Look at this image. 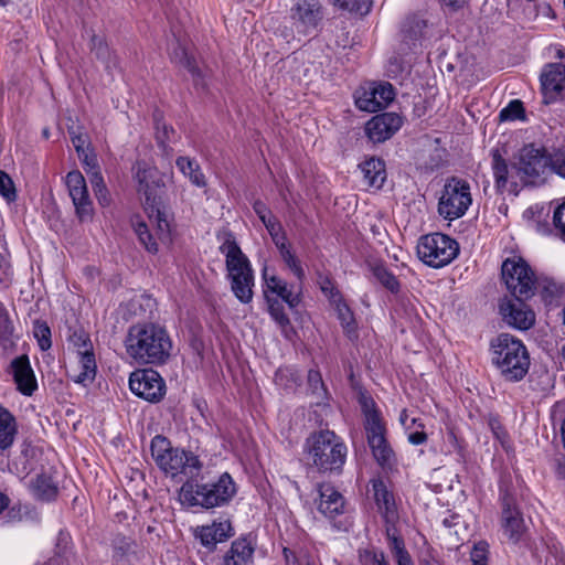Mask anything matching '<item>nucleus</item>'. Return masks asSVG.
I'll use <instances>...</instances> for the list:
<instances>
[{"mask_svg":"<svg viewBox=\"0 0 565 565\" xmlns=\"http://www.w3.org/2000/svg\"><path fill=\"white\" fill-rule=\"evenodd\" d=\"M472 204L470 183L459 177L446 179L438 199L437 212L446 221L462 217Z\"/></svg>","mask_w":565,"mask_h":565,"instance_id":"f8f14e48","label":"nucleus"},{"mask_svg":"<svg viewBox=\"0 0 565 565\" xmlns=\"http://www.w3.org/2000/svg\"><path fill=\"white\" fill-rule=\"evenodd\" d=\"M270 238L275 244L276 248L278 249V252H281L287 247L291 246V244L288 242L285 230H281L278 233H271Z\"/></svg>","mask_w":565,"mask_h":565,"instance_id":"680f3d73","label":"nucleus"},{"mask_svg":"<svg viewBox=\"0 0 565 565\" xmlns=\"http://www.w3.org/2000/svg\"><path fill=\"white\" fill-rule=\"evenodd\" d=\"M77 355L79 372L73 377V381L77 384L83 385L92 383L95 380L97 372L94 349L89 351L85 349V351H83L82 353H77Z\"/></svg>","mask_w":565,"mask_h":565,"instance_id":"473e14b6","label":"nucleus"},{"mask_svg":"<svg viewBox=\"0 0 565 565\" xmlns=\"http://www.w3.org/2000/svg\"><path fill=\"white\" fill-rule=\"evenodd\" d=\"M256 543L250 534H244L231 543L228 551L224 554L223 565H253Z\"/></svg>","mask_w":565,"mask_h":565,"instance_id":"393cba45","label":"nucleus"},{"mask_svg":"<svg viewBox=\"0 0 565 565\" xmlns=\"http://www.w3.org/2000/svg\"><path fill=\"white\" fill-rule=\"evenodd\" d=\"M317 281L321 292L328 298L330 305L339 301L343 297L330 274L319 273L317 276Z\"/></svg>","mask_w":565,"mask_h":565,"instance_id":"c03bdc74","label":"nucleus"},{"mask_svg":"<svg viewBox=\"0 0 565 565\" xmlns=\"http://www.w3.org/2000/svg\"><path fill=\"white\" fill-rule=\"evenodd\" d=\"M235 530L230 518L221 515L210 524L199 525L193 535L209 552H214L217 544L224 543L234 536Z\"/></svg>","mask_w":565,"mask_h":565,"instance_id":"a211bd4d","label":"nucleus"},{"mask_svg":"<svg viewBox=\"0 0 565 565\" xmlns=\"http://www.w3.org/2000/svg\"><path fill=\"white\" fill-rule=\"evenodd\" d=\"M65 183L67 190L71 191L76 188H81L82 184H85V178L79 170H72L66 174Z\"/></svg>","mask_w":565,"mask_h":565,"instance_id":"052dcab7","label":"nucleus"},{"mask_svg":"<svg viewBox=\"0 0 565 565\" xmlns=\"http://www.w3.org/2000/svg\"><path fill=\"white\" fill-rule=\"evenodd\" d=\"M177 168L189 178L190 182L198 188H205L207 181L200 164L195 159L185 156H180L175 160Z\"/></svg>","mask_w":565,"mask_h":565,"instance_id":"72a5a7b5","label":"nucleus"},{"mask_svg":"<svg viewBox=\"0 0 565 565\" xmlns=\"http://www.w3.org/2000/svg\"><path fill=\"white\" fill-rule=\"evenodd\" d=\"M364 182L373 189L380 190L387 177L385 161L377 157H370L359 164Z\"/></svg>","mask_w":565,"mask_h":565,"instance_id":"c85d7f7f","label":"nucleus"},{"mask_svg":"<svg viewBox=\"0 0 565 565\" xmlns=\"http://www.w3.org/2000/svg\"><path fill=\"white\" fill-rule=\"evenodd\" d=\"M34 495L42 501H53L58 494V487L53 477L46 473L38 475L33 483Z\"/></svg>","mask_w":565,"mask_h":565,"instance_id":"e433bc0d","label":"nucleus"},{"mask_svg":"<svg viewBox=\"0 0 565 565\" xmlns=\"http://www.w3.org/2000/svg\"><path fill=\"white\" fill-rule=\"evenodd\" d=\"M32 333L41 351L45 352L52 348V331L45 320L35 319Z\"/></svg>","mask_w":565,"mask_h":565,"instance_id":"37998d69","label":"nucleus"},{"mask_svg":"<svg viewBox=\"0 0 565 565\" xmlns=\"http://www.w3.org/2000/svg\"><path fill=\"white\" fill-rule=\"evenodd\" d=\"M335 4L351 13L367 14L372 9V0H334Z\"/></svg>","mask_w":565,"mask_h":565,"instance_id":"09e8293b","label":"nucleus"},{"mask_svg":"<svg viewBox=\"0 0 565 565\" xmlns=\"http://www.w3.org/2000/svg\"><path fill=\"white\" fill-rule=\"evenodd\" d=\"M11 276L10 265L0 262V285H8L11 281Z\"/></svg>","mask_w":565,"mask_h":565,"instance_id":"69168bd1","label":"nucleus"},{"mask_svg":"<svg viewBox=\"0 0 565 565\" xmlns=\"http://www.w3.org/2000/svg\"><path fill=\"white\" fill-rule=\"evenodd\" d=\"M89 47L97 60L107 63V65L109 64L113 52L105 36L93 34L90 38Z\"/></svg>","mask_w":565,"mask_h":565,"instance_id":"de8ad7c7","label":"nucleus"},{"mask_svg":"<svg viewBox=\"0 0 565 565\" xmlns=\"http://www.w3.org/2000/svg\"><path fill=\"white\" fill-rule=\"evenodd\" d=\"M111 565H132L139 559L140 546L131 536L117 534L110 543Z\"/></svg>","mask_w":565,"mask_h":565,"instance_id":"b1692460","label":"nucleus"},{"mask_svg":"<svg viewBox=\"0 0 565 565\" xmlns=\"http://www.w3.org/2000/svg\"><path fill=\"white\" fill-rule=\"evenodd\" d=\"M67 342L76 353H82L85 349H87V351L94 349L88 332L81 326L68 328Z\"/></svg>","mask_w":565,"mask_h":565,"instance_id":"79ce46f5","label":"nucleus"},{"mask_svg":"<svg viewBox=\"0 0 565 565\" xmlns=\"http://www.w3.org/2000/svg\"><path fill=\"white\" fill-rule=\"evenodd\" d=\"M135 233L140 242V244L146 248V250L150 254H157L159 252V245L154 239L153 235L149 231L148 225L143 221H138L134 223Z\"/></svg>","mask_w":565,"mask_h":565,"instance_id":"a18cd8bd","label":"nucleus"},{"mask_svg":"<svg viewBox=\"0 0 565 565\" xmlns=\"http://www.w3.org/2000/svg\"><path fill=\"white\" fill-rule=\"evenodd\" d=\"M279 256L281 257L285 265L288 269L294 274V276L302 281L306 278L305 269L301 265L300 259L295 254L292 246L287 247L286 249L279 252Z\"/></svg>","mask_w":565,"mask_h":565,"instance_id":"49530a36","label":"nucleus"},{"mask_svg":"<svg viewBox=\"0 0 565 565\" xmlns=\"http://www.w3.org/2000/svg\"><path fill=\"white\" fill-rule=\"evenodd\" d=\"M19 424L14 414L0 404V452L8 451L15 443Z\"/></svg>","mask_w":565,"mask_h":565,"instance_id":"cd10ccee","label":"nucleus"},{"mask_svg":"<svg viewBox=\"0 0 565 565\" xmlns=\"http://www.w3.org/2000/svg\"><path fill=\"white\" fill-rule=\"evenodd\" d=\"M524 116L525 108L520 99H512L499 114L500 119L503 121L523 119Z\"/></svg>","mask_w":565,"mask_h":565,"instance_id":"3c124183","label":"nucleus"},{"mask_svg":"<svg viewBox=\"0 0 565 565\" xmlns=\"http://www.w3.org/2000/svg\"><path fill=\"white\" fill-rule=\"evenodd\" d=\"M526 301L504 298L499 302V313L509 327L519 331L534 327L536 315Z\"/></svg>","mask_w":565,"mask_h":565,"instance_id":"2eb2a0df","label":"nucleus"},{"mask_svg":"<svg viewBox=\"0 0 565 565\" xmlns=\"http://www.w3.org/2000/svg\"><path fill=\"white\" fill-rule=\"evenodd\" d=\"M320 503L319 512L329 519H334L344 512V497L331 483H321L319 486Z\"/></svg>","mask_w":565,"mask_h":565,"instance_id":"bb28decb","label":"nucleus"},{"mask_svg":"<svg viewBox=\"0 0 565 565\" xmlns=\"http://www.w3.org/2000/svg\"><path fill=\"white\" fill-rule=\"evenodd\" d=\"M385 535L388 548L397 565H414L412 556L405 546L403 536L398 533L396 524L385 525Z\"/></svg>","mask_w":565,"mask_h":565,"instance_id":"7c9ffc66","label":"nucleus"},{"mask_svg":"<svg viewBox=\"0 0 565 565\" xmlns=\"http://www.w3.org/2000/svg\"><path fill=\"white\" fill-rule=\"evenodd\" d=\"M236 492L234 479L228 472H223L217 480L207 483L185 481L179 491V500L185 508L210 510L228 504Z\"/></svg>","mask_w":565,"mask_h":565,"instance_id":"423d86ee","label":"nucleus"},{"mask_svg":"<svg viewBox=\"0 0 565 565\" xmlns=\"http://www.w3.org/2000/svg\"><path fill=\"white\" fill-rule=\"evenodd\" d=\"M491 167L497 191L504 192L510 179V167L498 149L491 151Z\"/></svg>","mask_w":565,"mask_h":565,"instance_id":"c9c22d12","label":"nucleus"},{"mask_svg":"<svg viewBox=\"0 0 565 565\" xmlns=\"http://www.w3.org/2000/svg\"><path fill=\"white\" fill-rule=\"evenodd\" d=\"M0 195L7 203H14L18 192L12 178L3 170H0Z\"/></svg>","mask_w":565,"mask_h":565,"instance_id":"8fccbe9b","label":"nucleus"},{"mask_svg":"<svg viewBox=\"0 0 565 565\" xmlns=\"http://www.w3.org/2000/svg\"><path fill=\"white\" fill-rule=\"evenodd\" d=\"M291 19L298 33L309 35L317 31L322 19L321 7L317 0H298L291 9Z\"/></svg>","mask_w":565,"mask_h":565,"instance_id":"aec40b11","label":"nucleus"},{"mask_svg":"<svg viewBox=\"0 0 565 565\" xmlns=\"http://www.w3.org/2000/svg\"><path fill=\"white\" fill-rule=\"evenodd\" d=\"M129 388L138 397L158 403L166 395V382L160 373L153 369L134 371L129 376Z\"/></svg>","mask_w":565,"mask_h":565,"instance_id":"4468645a","label":"nucleus"},{"mask_svg":"<svg viewBox=\"0 0 565 565\" xmlns=\"http://www.w3.org/2000/svg\"><path fill=\"white\" fill-rule=\"evenodd\" d=\"M370 270L374 278L391 294L397 295L401 291V282L397 276L384 262H375L371 264Z\"/></svg>","mask_w":565,"mask_h":565,"instance_id":"f704fd0d","label":"nucleus"},{"mask_svg":"<svg viewBox=\"0 0 565 565\" xmlns=\"http://www.w3.org/2000/svg\"><path fill=\"white\" fill-rule=\"evenodd\" d=\"M488 425H489V428L491 429L493 436L499 439V440H503L508 437V433L504 428V426L502 425L499 416H490L489 419H488Z\"/></svg>","mask_w":565,"mask_h":565,"instance_id":"bf43d9fd","label":"nucleus"},{"mask_svg":"<svg viewBox=\"0 0 565 565\" xmlns=\"http://www.w3.org/2000/svg\"><path fill=\"white\" fill-rule=\"evenodd\" d=\"M418 258L431 268H443L459 254V244L444 233H430L420 236L417 246Z\"/></svg>","mask_w":565,"mask_h":565,"instance_id":"ddd939ff","label":"nucleus"},{"mask_svg":"<svg viewBox=\"0 0 565 565\" xmlns=\"http://www.w3.org/2000/svg\"><path fill=\"white\" fill-rule=\"evenodd\" d=\"M360 557L363 565H390L385 553L381 550L366 548L360 554Z\"/></svg>","mask_w":565,"mask_h":565,"instance_id":"864d4df0","label":"nucleus"},{"mask_svg":"<svg viewBox=\"0 0 565 565\" xmlns=\"http://www.w3.org/2000/svg\"><path fill=\"white\" fill-rule=\"evenodd\" d=\"M492 365L507 382L522 381L530 369L531 359L523 341L510 333L502 332L489 343Z\"/></svg>","mask_w":565,"mask_h":565,"instance_id":"20e7f679","label":"nucleus"},{"mask_svg":"<svg viewBox=\"0 0 565 565\" xmlns=\"http://www.w3.org/2000/svg\"><path fill=\"white\" fill-rule=\"evenodd\" d=\"M131 171L137 193L143 200L145 211L150 221L156 224L159 239H170L171 218L162 199L166 188L162 173L146 160H137Z\"/></svg>","mask_w":565,"mask_h":565,"instance_id":"f03ea898","label":"nucleus"},{"mask_svg":"<svg viewBox=\"0 0 565 565\" xmlns=\"http://www.w3.org/2000/svg\"><path fill=\"white\" fill-rule=\"evenodd\" d=\"M68 193L75 206V213L79 222L83 223L90 221L94 215V207L86 183L82 184L81 188L68 191Z\"/></svg>","mask_w":565,"mask_h":565,"instance_id":"2f4dec72","label":"nucleus"},{"mask_svg":"<svg viewBox=\"0 0 565 565\" xmlns=\"http://www.w3.org/2000/svg\"><path fill=\"white\" fill-rule=\"evenodd\" d=\"M428 439V436L425 431L420 430V431H414V433H411L408 435V441L414 445V446H418V445H423L427 441Z\"/></svg>","mask_w":565,"mask_h":565,"instance_id":"0e129e2a","label":"nucleus"},{"mask_svg":"<svg viewBox=\"0 0 565 565\" xmlns=\"http://www.w3.org/2000/svg\"><path fill=\"white\" fill-rule=\"evenodd\" d=\"M553 224L558 231L561 238L565 242V202L554 210Z\"/></svg>","mask_w":565,"mask_h":565,"instance_id":"13d9d810","label":"nucleus"},{"mask_svg":"<svg viewBox=\"0 0 565 565\" xmlns=\"http://www.w3.org/2000/svg\"><path fill=\"white\" fill-rule=\"evenodd\" d=\"M550 153L544 147H536L534 143L524 145L518 156V161L513 166L518 174L526 178H539L543 175L548 168Z\"/></svg>","mask_w":565,"mask_h":565,"instance_id":"f3484780","label":"nucleus"},{"mask_svg":"<svg viewBox=\"0 0 565 565\" xmlns=\"http://www.w3.org/2000/svg\"><path fill=\"white\" fill-rule=\"evenodd\" d=\"M331 306L337 313V318L340 322L344 335L350 341L356 340L359 338L358 321L352 308L348 305L344 297H342L339 301L331 303Z\"/></svg>","mask_w":565,"mask_h":565,"instance_id":"c756f323","label":"nucleus"},{"mask_svg":"<svg viewBox=\"0 0 565 565\" xmlns=\"http://www.w3.org/2000/svg\"><path fill=\"white\" fill-rule=\"evenodd\" d=\"M548 168L557 175L565 178V149L557 148L550 153Z\"/></svg>","mask_w":565,"mask_h":565,"instance_id":"603ef678","label":"nucleus"},{"mask_svg":"<svg viewBox=\"0 0 565 565\" xmlns=\"http://www.w3.org/2000/svg\"><path fill=\"white\" fill-rule=\"evenodd\" d=\"M348 454L344 439L329 428L310 433L302 445L306 467L323 477L341 476Z\"/></svg>","mask_w":565,"mask_h":565,"instance_id":"7ed1b4c3","label":"nucleus"},{"mask_svg":"<svg viewBox=\"0 0 565 565\" xmlns=\"http://www.w3.org/2000/svg\"><path fill=\"white\" fill-rule=\"evenodd\" d=\"M220 253L225 256L227 278L231 290L238 301L249 303L254 296L255 276L252 263L243 253L233 232L227 231L221 238Z\"/></svg>","mask_w":565,"mask_h":565,"instance_id":"39448f33","label":"nucleus"},{"mask_svg":"<svg viewBox=\"0 0 565 565\" xmlns=\"http://www.w3.org/2000/svg\"><path fill=\"white\" fill-rule=\"evenodd\" d=\"M185 68L190 72L193 78V84L195 87H202L205 88L206 84L204 82V76L200 67L198 66L195 60L188 54H184V62H183Z\"/></svg>","mask_w":565,"mask_h":565,"instance_id":"5fc2aeb1","label":"nucleus"},{"mask_svg":"<svg viewBox=\"0 0 565 565\" xmlns=\"http://www.w3.org/2000/svg\"><path fill=\"white\" fill-rule=\"evenodd\" d=\"M536 292L547 310L558 308L565 300V284L553 277L540 276Z\"/></svg>","mask_w":565,"mask_h":565,"instance_id":"a878e982","label":"nucleus"},{"mask_svg":"<svg viewBox=\"0 0 565 565\" xmlns=\"http://www.w3.org/2000/svg\"><path fill=\"white\" fill-rule=\"evenodd\" d=\"M93 168L95 171L92 172L89 181L94 194L102 206H107L110 204V194L104 181L97 160H93Z\"/></svg>","mask_w":565,"mask_h":565,"instance_id":"ea45409f","label":"nucleus"},{"mask_svg":"<svg viewBox=\"0 0 565 565\" xmlns=\"http://www.w3.org/2000/svg\"><path fill=\"white\" fill-rule=\"evenodd\" d=\"M253 210H254V212L256 213L257 216L267 215L268 213L271 212L269 210V207L267 206V204L265 202H263L262 200H255L254 201Z\"/></svg>","mask_w":565,"mask_h":565,"instance_id":"338daca9","label":"nucleus"},{"mask_svg":"<svg viewBox=\"0 0 565 565\" xmlns=\"http://www.w3.org/2000/svg\"><path fill=\"white\" fill-rule=\"evenodd\" d=\"M307 386L311 395L321 402H328L330 394L322 379V374L318 369H310L307 374Z\"/></svg>","mask_w":565,"mask_h":565,"instance_id":"a19ab883","label":"nucleus"},{"mask_svg":"<svg viewBox=\"0 0 565 565\" xmlns=\"http://www.w3.org/2000/svg\"><path fill=\"white\" fill-rule=\"evenodd\" d=\"M540 82L544 103H555L565 88V65L563 63L546 64L542 70Z\"/></svg>","mask_w":565,"mask_h":565,"instance_id":"412c9836","label":"nucleus"},{"mask_svg":"<svg viewBox=\"0 0 565 565\" xmlns=\"http://www.w3.org/2000/svg\"><path fill=\"white\" fill-rule=\"evenodd\" d=\"M124 347L127 355L135 363L161 366L170 359L173 342L164 326L141 321L128 328Z\"/></svg>","mask_w":565,"mask_h":565,"instance_id":"f257e3e1","label":"nucleus"},{"mask_svg":"<svg viewBox=\"0 0 565 565\" xmlns=\"http://www.w3.org/2000/svg\"><path fill=\"white\" fill-rule=\"evenodd\" d=\"M372 491L377 510L385 525L396 524L398 521V510L393 491L381 479H372Z\"/></svg>","mask_w":565,"mask_h":565,"instance_id":"5701e85b","label":"nucleus"},{"mask_svg":"<svg viewBox=\"0 0 565 565\" xmlns=\"http://www.w3.org/2000/svg\"><path fill=\"white\" fill-rule=\"evenodd\" d=\"M275 381L278 384L288 385V382H292L297 384L299 381V375L296 370L291 367H279L275 373Z\"/></svg>","mask_w":565,"mask_h":565,"instance_id":"6e6d98bb","label":"nucleus"},{"mask_svg":"<svg viewBox=\"0 0 565 565\" xmlns=\"http://www.w3.org/2000/svg\"><path fill=\"white\" fill-rule=\"evenodd\" d=\"M150 452L159 470L172 479L180 475L193 476L202 468V463L195 454L183 448L173 447L170 439L163 435H156L151 439Z\"/></svg>","mask_w":565,"mask_h":565,"instance_id":"1a4fd4ad","label":"nucleus"},{"mask_svg":"<svg viewBox=\"0 0 565 565\" xmlns=\"http://www.w3.org/2000/svg\"><path fill=\"white\" fill-rule=\"evenodd\" d=\"M14 326L8 310L2 306L0 310V348L4 352H12L17 345Z\"/></svg>","mask_w":565,"mask_h":565,"instance_id":"4c0bfd02","label":"nucleus"},{"mask_svg":"<svg viewBox=\"0 0 565 565\" xmlns=\"http://www.w3.org/2000/svg\"><path fill=\"white\" fill-rule=\"evenodd\" d=\"M426 21L418 18L417 15H411L405 19L403 22L401 32L403 34V40L407 44L415 45L418 42L426 29Z\"/></svg>","mask_w":565,"mask_h":565,"instance_id":"58836bf2","label":"nucleus"},{"mask_svg":"<svg viewBox=\"0 0 565 565\" xmlns=\"http://www.w3.org/2000/svg\"><path fill=\"white\" fill-rule=\"evenodd\" d=\"M358 403L364 417L367 445L375 461L381 467H385L393 460L394 451L386 437L387 429L382 413L373 396L363 387L358 392Z\"/></svg>","mask_w":565,"mask_h":565,"instance_id":"0eeeda50","label":"nucleus"},{"mask_svg":"<svg viewBox=\"0 0 565 565\" xmlns=\"http://www.w3.org/2000/svg\"><path fill=\"white\" fill-rule=\"evenodd\" d=\"M520 482H523V480L516 477L514 481L509 470H502L499 475L498 502L501 509L500 524L503 534L514 544L521 541L526 530L515 484H520Z\"/></svg>","mask_w":565,"mask_h":565,"instance_id":"6e6552de","label":"nucleus"},{"mask_svg":"<svg viewBox=\"0 0 565 565\" xmlns=\"http://www.w3.org/2000/svg\"><path fill=\"white\" fill-rule=\"evenodd\" d=\"M174 134V129L171 126L163 125L162 130L158 131L157 141L162 148L167 147V142L170 141L169 134Z\"/></svg>","mask_w":565,"mask_h":565,"instance_id":"e2e57ef3","label":"nucleus"},{"mask_svg":"<svg viewBox=\"0 0 565 565\" xmlns=\"http://www.w3.org/2000/svg\"><path fill=\"white\" fill-rule=\"evenodd\" d=\"M501 279L515 300H530L536 294L540 276L523 257L513 256L502 262Z\"/></svg>","mask_w":565,"mask_h":565,"instance_id":"9b49d317","label":"nucleus"},{"mask_svg":"<svg viewBox=\"0 0 565 565\" xmlns=\"http://www.w3.org/2000/svg\"><path fill=\"white\" fill-rule=\"evenodd\" d=\"M395 98V92L390 83L373 84L361 87L354 94L355 106L363 111L376 113L388 106Z\"/></svg>","mask_w":565,"mask_h":565,"instance_id":"dca6fc26","label":"nucleus"},{"mask_svg":"<svg viewBox=\"0 0 565 565\" xmlns=\"http://www.w3.org/2000/svg\"><path fill=\"white\" fill-rule=\"evenodd\" d=\"M403 126V117L396 113L376 114L365 124V135L373 143L391 139Z\"/></svg>","mask_w":565,"mask_h":565,"instance_id":"6ab92c4d","label":"nucleus"},{"mask_svg":"<svg viewBox=\"0 0 565 565\" xmlns=\"http://www.w3.org/2000/svg\"><path fill=\"white\" fill-rule=\"evenodd\" d=\"M488 544L486 542H479L473 546L471 552L472 565H488Z\"/></svg>","mask_w":565,"mask_h":565,"instance_id":"4d7b16f0","label":"nucleus"},{"mask_svg":"<svg viewBox=\"0 0 565 565\" xmlns=\"http://www.w3.org/2000/svg\"><path fill=\"white\" fill-rule=\"evenodd\" d=\"M263 280L264 295L268 305V313L287 337L288 330H292L290 319L285 312L282 303L278 299L269 297L268 292L280 298L281 301H284L291 310L300 305L301 295L300 292L295 294L287 281L280 277L276 275L268 276L266 268L263 270Z\"/></svg>","mask_w":565,"mask_h":565,"instance_id":"9d476101","label":"nucleus"},{"mask_svg":"<svg viewBox=\"0 0 565 565\" xmlns=\"http://www.w3.org/2000/svg\"><path fill=\"white\" fill-rule=\"evenodd\" d=\"M17 391L24 396H32L38 391V380L26 354L14 358L10 363Z\"/></svg>","mask_w":565,"mask_h":565,"instance_id":"4be33fe9","label":"nucleus"},{"mask_svg":"<svg viewBox=\"0 0 565 565\" xmlns=\"http://www.w3.org/2000/svg\"><path fill=\"white\" fill-rule=\"evenodd\" d=\"M266 230L269 235L271 233H278L279 231L284 230V226L281 225L280 221L276 217L271 223L268 221V224H266Z\"/></svg>","mask_w":565,"mask_h":565,"instance_id":"774afa93","label":"nucleus"}]
</instances>
